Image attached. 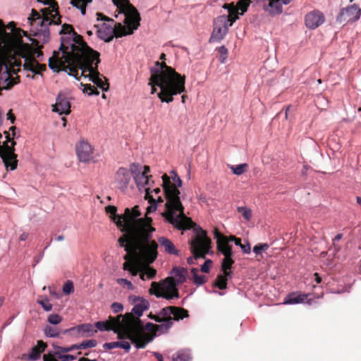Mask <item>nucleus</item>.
<instances>
[{
    "instance_id": "bb28decb",
    "label": "nucleus",
    "mask_w": 361,
    "mask_h": 361,
    "mask_svg": "<svg viewBox=\"0 0 361 361\" xmlns=\"http://www.w3.org/2000/svg\"><path fill=\"white\" fill-rule=\"evenodd\" d=\"M172 359L173 361H190L192 360V355L190 350L182 349L174 353Z\"/></svg>"
},
{
    "instance_id": "603ef678",
    "label": "nucleus",
    "mask_w": 361,
    "mask_h": 361,
    "mask_svg": "<svg viewBox=\"0 0 361 361\" xmlns=\"http://www.w3.org/2000/svg\"><path fill=\"white\" fill-rule=\"evenodd\" d=\"M161 192V190L157 188H154L153 190H151L150 189V194L152 195L154 197H157V196H159V193Z\"/></svg>"
},
{
    "instance_id": "6ab92c4d",
    "label": "nucleus",
    "mask_w": 361,
    "mask_h": 361,
    "mask_svg": "<svg viewBox=\"0 0 361 361\" xmlns=\"http://www.w3.org/2000/svg\"><path fill=\"white\" fill-rule=\"evenodd\" d=\"M149 197H152L150 200L149 198H145L148 200V202L149 205L146 209V213L145 215V217L142 216V213L140 212V215L139 217L143 220L144 222H146V224L148 225V226L153 228L151 226V223L152 221V218L149 217L148 215L151 213L154 212L157 209V203L158 202H162L163 200L160 196H157V197H154L152 195L149 193Z\"/></svg>"
},
{
    "instance_id": "680f3d73",
    "label": "nucleus",
    "mask_w": 361,
    "mask_h": 361,
    "mask_svg": "<svg viewBox=\"0 0 361 361\" xmlns=\"http://www.w3.org/2000/svg\"><path fill=\"white\" fill-rule=\"evenodd\" d=\"M82 361H97V360H95V359L90 360L89 358L82 357Z\"/></svg>"
},
{
    "instance_id": "473e14b6",
    "label": "nucleus",
    "mask_w": 361,
    "mask_h": 361,
    "mask_svg": "<svg viewBox=\"0 0 361 361\" xmlns=\"http://www.w3.org/2000/svg\"><path fill=\"white\" fill-rule=\"evenodd\" d=\"M230 169L233 174L240 176L246 171L247 169V164H240L237 166H231Z\"/></svg>"
},
{
    "instance_id": "f704fd0d",
    "label": "nucleus",
    "mask_w": 361,
    "mask_h": 361,
    "mask_svg": "<svg viewBox=\"0 0 361 361\" xmlns=\"http://www.w3.org/2000/svg\"><path fill=\"white\" fill-rule=\"evenodd\" d=\"M81 87H82L83 93L92 96V95H98L99 92L92 85H82L81 83Z\"/></svg>"
},
{
    "instance_id": "864d4df0",
    "label": "nucleus",
    "mask_w": 361,
    "mask_h": 361,
    "mask_svg": "<svg viewBox=\"0 0 361 361\" xmlns=\"http://www.w3.org/2000/svg\"><path fill=\"white\" fill-rule=\"evenodd\" d=\"M28 237V234L27 233H23L20 234V237H19V239L21 241H24Z\"/></svg>"
},
{
    "instance_id": "58836bf2",
    "label": "nucleus",
    "mask_w": 361,
    "mask_h": 361,
    "mask_svg": "<svg viewBox=\"0 0 361 361\" xmlns=\"http://www.w3.org/2000/svg\"><path fill=\"white\" fill-rule=\"evenodd\" d=\"M116 283L120 285L122 288H126L128 290H133L134 286L133 283L126 279H117Z\"/></svg>"
},
{
    "instance_id": "5701e85b",
    "label": "nucleus",
    "mask_w": 361,
    "mask_h": 361,
    "mask_svg": "<svg viewBox=\"0 0 361 361\" xmlns=\"http://www.w3.org/2000/svg\"><path fill=\"white\" fill-rule=\"evenodd\" d=\"M187 274L188 271L184 268H173L171 272V276L169 278L179 285L185 281Z\"/></svg>"
},
{
    "instance_id": "f3484780",
    "label": "nucleus",
    "mask_w": 361,
    "mask_h": 361,
    "mask_svg": "<svg viewBox=\"0 0 361 361\" xmlns=\"http://www.w3.org/2000/svg\"><path fill=\"white\" fill-rule=\"evenodd\" d=\"M130 302L133 305L131 312L140 317L142 315L144 311L149 307V302L142 297L130 295L128 298Z\"/></svg>"
},
{
    "instance_id": "338daca9",
    "label": "nucleus",
    "mask_w": 361,
    "mask_h": 361,
    "mask_svg": "<svg viewBox=\"0 0 361 361\" xmlns=\"http://www.w3.org/2000/svg\"><path fill=\"white\" fill-rule=\"evenodd\" d=\"M48 289L49 290L50 294L53 296H56V293L53 292L50 287H48Z\"/></svg>"
},
{
    "instance_id": "aec40b11",
    "label": "nucleus",
    "mask_w": 361,
    "mask_h": 361,
    "mask_svg": "<svg viewBox=\"0 0 361 361\" xmlns=\"http://www.w3.org/2000/svg\"><path fill=\"white\" fill-rule=\"evenodd\" d=\"M70 102L67 97L62 93L59 94L56 97L55 105L53 106V111L59 114H68L70 113Z\"/></svg>"
},
{
    "instance_id": "6e6552de",
    "label": "nucleus",
    "mask_w": 361,
    "mask_h": 361,
    "mask_svg": "<svg viewBox=\"0 0 361 361\" xmlns=\"http://www.w3.org/2000/svg\"><path fill=\"white\" fill-rule=\"evenodd\" d=\"M171 315L173 316L174 320L183 319L189 316L188 311L183 308L173 306L167 307L161 310L160 315L154 317L155 321L159 324L147 323L145 326V329L159 334L166 332L173 325Z\"/></svg>"
},
{
    "instance_id": "cd10ccee",
    "label": "nucleus",
    "mask_w": 361,
    "mask_h": 361,
    "mask_svg": "<svg viewBox=\"0 0 361 361\" xmlns=\"http://www.w3.org/2000/svg\"><path fill=\"white\" fill-rule=\"evenodd\" d=\"M228 240V244L230 245L231 242H234L235 245L239 246L242 251L245 254H250L251 252V247L250 244L247 242H245V244L241 243V240L240 238H237L233 235H231L230 237H226Z\"/></svg>"
},
{
    "instance_id": "a211bd4d",
    "label": "nucleus",
    "mask_w": 361,
    "mask_h": 361,
    "mask_svg": "<svg viewBox=\"0 0 361 361\" xmlns=\"http://www.w3.org/2000/svg\"><path fill=\"white\" fill-rule=\"evenodd\" d=\"M76 153L81 162H89L93 158V149L90 143L85 140H81L76 145Z\"/></svg>"
},
{
    "instance_id": "ea45409f",
    "label": "nucleus",
    "mask_w": 361,
    "mask_h": 361,
    "mask_svg": "<svg viewBox=\"0 0 361 361\" xmlns=\"http://www.w3.org/2000/svg\"><path fill=\"white\" fill-rule=\"evenodd\" d=\"M47 322L52 325H57L62 322V317L58 314H51L47 317Z\"/></svg>"
},
{
    "instance_id": "69168bd1",
    "label": "nucleus",
    "mask_w": 361,
    "mask_h": 361,
    "mask_svg": "<svg viewBox=\"0 0 361 361\" xmlns=\"http://www.w3.org/2000/svg\"><path fill=\"white\" fill-rule=\"evenodd\" d=\"M313 302H314V301H313V300H312V299H308V300H307V303L308 305H312V304H313Z\"/></svg>"
},
{
    "instance_id": "2f4dec72",
    "label": "nucleus",
    "mask_w": 361,
    "mask_h": 361,
    "mask_svg": "<svg viewBox=\"0 0 361 361\" xmlns=\"http://www.w3.org/2000/svg\"><path fill=\"white\" fill-rule=\"evenodd\" d=\"M44 331L46 336L50 338H58L60 335V331L57 328L49 325L44 327Z\"/></svg>"
},
{
    "instance_id": "09e8293b",
    "label": "nucleus",
    "mask_w": 361,
    "mask_h": 361,
    "mask_svg": "<svg viewBox=\"0 0 361 361\" xmlns=\"http://www.w3.org/2000/svg\"><path fill=\"white\" fill-rule=\"evenodd\" d=\"M111 310L114 312H120L123 310V306L121 303L119 302H114L111 305Z\"/></svg>"
},
{
    "instance_id": "9b49d317",
    "label": "nucleus",
    "mask_w": 361,
    "mask_h": 361,
    "mask_svg": "<svg viewBox=\"0 0 361 361\" xmlns=\"http://www.w3.org/2000/svg\"><path fill=\"white\" fill-rule=\"evenodd\" d=\"M177 286L168 277L159 283L152 282L149 292L157 298H164L166 300L177 299L179 298Z\"/></svg>"
},
{
    "instance_id": "49530a36",
    "label": "nucleus",
    "mask_w": 361,
    "mask_h": 361,
    "mask_svg": "<svg viewBox=\"0 0 361 361\" xmlns=\"http://www.w3.org/2000/svg\"><path fill=\"white\" fill-rule=\"evenodd\" d=\"M118 348H123L126 352H128L130 349V343L127 341H118Z\"/></svg>"
},
{
    "instance_id": "c756f323",
    "label": "nucleus",
    "mask_w": 361,
    "mask_h": 361,
    "mask_svg": "<svg viewBox=\"0 0 361 361\" xmlns=\"http://www.w3.org/2000/svg\"><path fill=\"white\" fill-rule=\"evenodd\" d=\"M77 330L80 336H91L97 332L96 330H94L92 325L90 324L79 325L77 326Z\"/></svg>"
},
{
    "instance_id": "c85d7f7f",
    "label": "nucleus",
    "mask_w": 361,
    "mask_h": 361,
    "mask_svg": "<svg viewBox=\"0 0 361 361\" xmlns=\"http://www.w3.org/2000/svg\"><path fill=\"white\" fill-rule=\"evenodd\" d=\"M231 278V272H224L222 274L217 276L215 286L221 290L225 289L226 288L227 281Z\"/></svg>"
},
{
    "instance_id": "393cba45",
    "label": "nucleus",
    "mask_w": 361,
    "mask_h": 361,
    "mask_svg": "<svg viewBox=\"0 0 361 361\" xmlns=\"http://www.w3.org/2000/svg\"><path fill=\"white\" fill-rule=\"evenodd\" d=\"M308 294H297L292 293L286 296L284 300L283 304L286 305H295L304 302L308 297Z\"/></svg>"
},
{
    "instance_id": "ddd939ff",
    "label": "nucleus",
    "mask_w": 361,
    "mask_h": 361,
    "mask_svg": "<svg viewBox=\"0 0 361 361\" xmlns=\"http://www.w3.org/2000/svg\"><path fill=\"white\" fill-rule=\"evenodd\" d=\"M1 137L2 135L0 134V138ZM6 138L8 139V142H11V146H9L8 142L4 143L2 146L0 145V157L3 161L6 169L7 170L10 169L13 171L17 168L18 164L17 156L14 153L13 148L16 142L14 141H11L8 137V135H6Z\"/></svg>"
},
{
    "instance_id": "5fc2aeb1",
    "label": "nucleus",
    "mask_w": 361,
    "mask_h": 361,
    "mask_svg": "<svg viewBox=\"0 0 361 361\" xmlns=\"http://www.w3.org/2000/svg\"><path fill=\"white\" fill-rule=\"evenodd\" d=\"M154 355L157 359V361H161L163 360V356L159 353L154 352Z\"/></svg>"
},
{
    "instance_id": "de8ad7c7",
    "label": "nucleus",
    "mask_w": 361,
    "mask_h": 361,
    "mask_svg": "<svg viewBox=\"0 0 361 361\" xmlns=\"http://www.w3.org/2000/svg\"><path fill=\"white\" fill-rule=\"evenodd\" d=\"M212 264V260L206 259L204 263L201 266V271L204 273H208Z\"/></svg>"
},
{
    "instance_id": "bf43d9fd",
    "label": "nucleus",
    "mask_w": 361,
    "mask_h": 361,
    "mask_svg": "<svg viewBox=\"0 0 361 361\" xmlns=\"http://www.w3.org/2000/svg\"><path fill=\"white\" fill-rule=\"evenodd\" d=\"M97 20H106V18L101 13H97Z\"/></svg>"
},
{
    "instance_id": "a878e982",
    "label": "nucleus",
    "mask_w": 361,
    "mask_h": 361,
    "mask_svg": "<svg viewBox=\"0 0 361 361\" xmlns=\"http://www.w3.org/2000/svg\"><path fill=\"white\" fill-rule=\"evenodd\" d=\"M118 326V322L114 319L106 322H97L95 326L101 331L115 330Z\"/></svg>"
},
{
    "instance_id": "0eeeda50",
    "label": "nucleus",
    "mask_w": 361,
    "mask_h": 361,
    "mask_svg": "<svg viewBox=\"0 0 361 361\" xmlns=\"http://www.w3.org/2000/svg\"><path fill=\"white\" fill-rule=\"evenodd\" d=\"M223 8L228 10V15H221L214 20L213 30L209 39L210 42H220L226 35L229 27L233 25L240 15L238 9V2L235 6L233 3L226 4Z\"/></svg>"
},
{
    "instance_id": "8fccbe9b",
    "label": "nucleus",
    "mask_w": 361,
    "mask_h": 361,
    "mask_svg": "<svg viewBox=\"0 0 361 361\" xmlns=\"http://www.w3.org/2000/svg\"><path fill=\"white\" fill-rule=\"evenodd\" d=\"M103 348L106 350H111L118 348V341H114L110 343H104Z\"/></svg>"
},
{
    "instance_id": "c03bdc74",
    "label": "nucleus",
    "mask_w": 361,
    "mask_h": 361,
    "mask_svg": "<svg viewBox=\"0 0 361 361\" xmlns=\"http://www.w3.org/2000/svg\"><path fill=\"white\" fill-rule=\"evenodd\" d=\"M269 247V245L267 243L264 244H258L254 246L253 252L257 255H261L262 252L267 250Z\"/></svg>"
},
{
    "instance_id": "412c9836",
    "label": "nucleus",
    "mask_w": 361,
    "mask_h": 361,
    "mask_svg": "<svg viewBox=\"0 0 361 361\" xmlns=\"http://www.w3.org/2000/svg\"><path fill=\"white\" fill-rule=\"evenodd\" d=\"M158 242L166 253L176 256L180 255V251L176 247L173 243L169 238L166 237H159L158 238Z\"/></svg>"
},
{
    "instance_id": "f03ea898",
    "label": "nucleus",
    "mask_w": 361,
    "mask_h": 361,
    "mask_svg": "<svg viewBox=\"0 0 361 361\" xmlns=\"http://www.w3.org/2000/svg\"><path fill=\"white\" fill-rule=\"evenodd\" d=\"M59 34L61 53L54 51L52 57L49 59L50 69L56 73L63 71L77 80L80 73L85 78H88L102 91L106 92L109 84L97 71L99 53L90 48L69 25H63Z\"/></svg>"
},
{
    "instance_id": "20e7f679",
    "label": "nucleus",
    "mask_w": 361,
    "mask_h": 361,
    "mask_svg": "<svg viewBox=\"0 0 361 361\" xmlns=\"http://www.w3.org/2000/svg\"><path fill=\"white\" fill-rule=\"evenodd\" d=\"M150 71L151 83L157 84L160 88L158 97L162 102L170 103L173 102V96L185 92V76L164 63L157 61Z\"/></svg>"
},
{
    "instance_id": "4468645a",
    "label": "nucleus",
    "mask_w": 361,
    "mask_h": 361,
    "mask_svg": "<svg viewBox=\"0 0 361 361\" xmlns=\"http://www.w3.org/2000/svg\"><path fill=\"white\" fill-rule=\"evenodd\" d=\"M131 171L126 168H119L114 176V184L121 192H125L131 180Z\"/></svg>"
},
{
    "instance_id": "7ed1b4c3",
    "label": "nucleus",
    "mask_w": 361,
    "mask_h": 361,
    "mask_svg": "<svg viewBox=\"0 0 361 361\" xmlns=\"http://www.w3.org/2000/svg\"><path fill=\"white\" fill-rule=\"evenodd\" d=\"M171 179L177 185L171 183L170 178L164 174L162 176V187L166 195V211L162 213L166 221L178 230H185L192 227L191 219L187 217L184 207L180 200V191L178 188L182 186V180L175 171H171Z\"/></svg>"
},
{
    "instance_id": "9d476101",
    "label": "nucleus",
    "mask_w": 361,
    "mask_h": 361,
    "mask_svg": "<svg viewBox=\"0 0 361 361\" xmlns=\"http://www.w3.org/2000/svg\"><path fill=\"white\" fill-rule=\"evenodd\" d=\"M210 243L211 240L207 238L206 232L200 228L197 236L190 242L193 257L188 258V264H192L193 261L197 258H205L206 255L210 252Z\"/></svg>"
},
{
    "instance_id": "a19ab883",
    "label": "nucleus",
    "mask_w": 361,
    "mask_h": 361,
    "mask_svg": "<svg viewBox=\"0 0 361 361\" xmlns=\"http://www.w3.org/2000/svg\"><path fill=\"white\" fill-rule=\"evenodd\" d=\"M40 350L37 347H33L31 349L30 354L27 355L28 360H37L40 357Z\"/></svg>"
},
{
    "instance_id": "6e6d98bb",
    "label": "nucleus",
    "mask_w": 361,
    "mask_h": 361,
    "mask_svg": "<svg viewBox=\"0 0 361 361\" xmlns=\"http://www.w3.org/2000/svg\"><path fill=\"white\" fill-rule=\"evenodd\" d=\"M149 85L152 86L151 93L152 94H154L156 90H157L156 87H155V86H157V84L151 83V80H150L149 82Z\"/></svg>"
},
{
    "instance_id": "dca6fc26",
    "label": "nucleus",
    "mask_w": 361,
    "mask_h": 361,
    "mask_svg": "<svg viewBox=\"0 0 361 361\" xmlns=\"http://www.w3.org/2000/svg\"><path fill=\"white\" fill-rule=\"evenodd\" d=\"M325 21L323 13L319 10H314L307 13L305 17V23L307 28L314 30L322 25Z\"/></svg>"
},
{
    "instance_id": "774afa93",
    "label": "nucleus",
    "mask_w": 361,
    "mask_h": 361,
    "mask_svg": "<svg viewBox=\"0 0 361 361\" xmlns=\"http://www.w3.org/2000/svg\"><path fill=\"white\" fill-rule=\"evenodd\" d=\"M160 59L161 60H165L166 59V54H161V56H160Z\"/></svg>"
},
{
    "instance_id": "e433bc0d",
    "label": "nucleus",
    "mask_w": 361,
    "mask_h": 361,
    "mask_svg": "<svg viewBox=\"0 0 361 361\" xmlns=\"http://www.w3.org/2000/svg\"><path fill=\"white\" fill-rule=\"evenodd\" d=\"M191 272L194 276V282L197 286L202 285L205 283L204 276L202 275H198V270L197 269L192 268L191 269Z\"/></svg>"
},
{
    "instance_id": "f8f14e48",
    "label": "nucleus",
    "mask_w": 361,
    "mask_h": 361,
    "mask_svg": "<svg viewBox=\"0 0 361 361\" xmlns=\"http://www.w3.org/2000/svg\"><path fill=\"white\" fill-rule=\"evenodd\" d=\"M214 238L216 240L218 250L224 255V258L221 262V269L223 272H230L232 264L234 261L233 259V252L232 246L228 244L226 236L222 235L216 228L214 231Z\"/></svg>"
},
{
    "instance_id": "37998d69",
    "label": "nucleus",
    "mask_w": 361,
    "mask_h": 361,
    "mask_svg": "<svg viewBox=\"0 0 361 361\" xmlns=\"http://www.w3.org/2000/svg\"><path fill=\"white\" fill-rule=\"evenodd\" d=\"M219 52L220 54V59H219L220 62L221 63H224L227 59L228 49H226V47L225 46H221L219 48Z\"/></svg>"
},
{
    "instance_id": "2eb2a0df",
    "label": "nucleus",
    "mask_w": 361,
    "mask_h": 361,
    "mask_svg": "<svg viewBox=\"0 0 361 361\" xmlns=\"http://www.w3.org/2000/svg\"><path fill=\"white\" fill-rule=\"evenodd\" d=\"M360 15L361 10L356 5H353L342 9L336 21L339 23L355 22L360 18Z\"/></svg>"
},
{
    "instance_id": "72a5a7b5",
    "label": "nucleus",
    "mask_w": 361,
    "mask_h": 361,
    "mask_svg": "<svg viewBox=\"0 0 361 361\" xmlns=\"http://www.w3.org/2000/svg\"><path fill=\"white\" fill-rule=\"evenodd\" d=\"M54 349V353L57 355V357L61 359V361H73L76 359V357L72 355H64L63 354L64 352H61L60 350L57 348Z\"/></svg>"
},
{
    "instance_id": "423d86ee",
    "label": "nucleus",
    "mask_w": 361,
    "mask_h": 361,
    "mask_svg": "<svg viewBox=\"0 0 361 361\" xmlns=\"http://www.w3.org/2000/svg\"><path fill=\"white\" fill-rule=\"evenodd\" d=\"M37 2L48 6L47 8L41 9L42 17L32 10L37 28L35 32V37L43 43L48 42L49 39V26L51 24L59 25L61 23L58 6L54 0H37Z\"/></svg>"
},
{
    "instance_id": "e2e57ef3",
    "label": "nucleus",
    "mask_w": 361,
    "mask_h": 361,
    "mask_svg": "<svg viewBox=\"0 0 361 361\" xmlns=\"http://www.w3.org/2000/svg\"><path fill=\"white\" fill-rule=\"evenodd\" d=\"M356 200H357V203L361 207V197H357Z\"/></svg>"
},
{
    "instance_id": "79ce46f5",
    "label": "nucleus",
    "mask_w": 361,
    "mask_h": 361,
    "mask_svg": "<svg viewBox=\"0 0 361 361\" xmlns=\"http://www.w3.org/2000/svg\"><path fill=\"white\" fill-rule=\"evenodd\" d=\"M74 291L73 283L71 281H68L63 286V292L66 295H70Z\"/></svg>"
},
{
    "instance_id": "13d9d810",
    "label": "nucleus",
    "mask_w": 361,
    "mask_h": 361,
    "mask_svg": "<svg viewBox=\"0 0 361 361\" xmlns=\"http://www.w3.org/2000/svg\"><path fill=\"white\" fill-rule=\"evenodd\" d=\"M343 238V235L341 233H338L335 237L334 240L339 241Z\"/></svg>"
},
{
    "instance_id": "4c0bfd02",
    "label": "nucleus",
    "mask_w": 361,
    "mask_h": 361,
    "mask_svg": "<svg viewBox=\"0 0 361 361\" xmlns=\"http://www.w3.org/2000/svg\"><path fill=\"white\" fill-rule=\"evenodd\" d=\"M37 303L42 306L45 312H50L52 310V305L49 302V300L47 297H45L43 300H38Z\"/></svg>"
},
{
    "instance_id": "0e129e2a",
    "label": "nucleus",
    "mask_w": 361,
    "mask_h": 361,
    "mask_svg": "<svg viewBox=\"0 0 361 361\" xmlns=\"http://www.w3.org/2000/svg\"><path fill=\"white\" fill-rule=\"evenodd\" d=\"M63 239H64V238H63V235H59V236L56 238V240H57V241H62Z\"/></svg>"
},
{
    "instance_id": "f257e3e1",
    "label": "nucleus",
    "mask_w": 361,
    "mask_h": 361,
    "mask_svg": "<svg viewBox=\"0 0 361 361\" xmlns=\"http://www.w3.org/2000/svg\"><path fill=\"white\" fill-rule=\"evenodd\" d=\"M106 212L114 220L118 227L125 233L118 239V243L123 247L126 254L123 257L125 262L123 269L132 276L140 275L142 281L150 280L155 277L156 270L149 264L157 257L158 244L152 240L154 228L148 226L139 217V206L125 209L124 214L117 215V209L114 206H107Z\"/></svg>"
},
{
    "instance_id": "4be33fe9",
    "label": "nucleus",
    "mask_w": 361,
    "mask_h": 361,
    "mask_svg": "<svg viewBox=\"0 0 361 361\" xmlns=\"http://www.w3.org/2000/svg\"><path fill=\"white\" fill-rule=\"evenodd\" d=\"M97 341L94 339L88 340L83 341L78 345H73L71 347L63 348L58 346L57 345L53 344V347L60 350L61 352H69L73 350V349H87L90 348H94L97 345Z\"/></svg>"
},
{
    "instance_id": "39448f33",
    "label": "nucleus",
    "mask_w": 361,
    "mask_h": 361,
    "mask_svg": "<svg viewBox=\"0 0 361 361\" xmlns=\"http://www.w3.org/2000/svg\"><path fill=\"white\" fill-rule=\"evenodd\" d=\"M112 1L119 10V14H123L124 24L117 23L114 28L105 23L98 25L97 35L105 42L111 41L114 34L117 37L130 35L140 25L139 13L128 0H112Z\"/></svg>"
},
{
    "instance_id": "b1692460",
    "label": "nucleus",
    "mask_w": 361,
    "mask_h": 361,
    "mask_svg": "<svg viewBox=\"0 0 361 361\" xmlns=\"http://www.w3.org/2000/svg\"><path fill=\"white\" fill-rule=\"evenodd\" d=\"M154 337L149 334H143L137 335L132 339V343L135 345V348H145L147 343L153 340Z\"/></svg>"
},
{
    "instance_id": "1a4fd4ad",
    "label": "nucleus",
    "mask_w": 361,
    "mask_h": 361,
    "mask_svg": "<svg viewBox=\"0 0 361 361\" xmlns=\"http://www.w3.org/2000/svg\"><path fill=\"white\" fill-rule=\"evenodd\" d=\"M130 170L139 190H144L145 192V198L151 200L152 197H149L150 188L154 182L151 180L152 176L149 175L150 172L149 167L147 166L141 167L137 164H132L130 166Z\"/></svg>"
},
{
    "instance_id": "a18cd8bd",
    "label": "nucleus",
    "mask_w": 361,
    "mask_h": 361,
    "mask_svg": "<svg viewBox=\"0 0 361 361\" xmlns=\"http://www.w3.org/2000/svg\"><path fill=\"white\" fill-rule=\"evenodd\" d=\"M56 356L57 355L54 353V350L52 352H49L47 354L44 355L43 359L44 361H58Z\"/></svg>"
},
{
    "instance_id": "3c124183",
    "label": "nucleus",
    "mask_w": 361,
    "mask_h": 361,
    "mask_svg": "<svg viewBox=\"0 0 361 361\" xmlns=\"http://www.w3.org/2000/svg\"><path fill=\"white\" fill-rule=\"evenodd\" d=\"M47 345L42 342V341H38L37 345L36 347L38 348L39 350H40V353L43 352L46 348Z\"/></svg>"
},
{
    "instance_id": "c9c22d12",
    "label": "nucleus",
    "mask_w": 361,
    "mask_h": 361,
    "mask_svg": "<svg viewBox=\"0 0 361 361\" xmlns=\"http://www.w3.org/2000/svg\"><path fill=\"white\" fill-rule=\"evenodd\" d=\"M238 212L241 213L243 218L246 221H250L252 217V210L247 207H238L237 208Z\"/></svg>"
},
{
    "instance_id": "052dcab7",
    "label": "nucleus",
    "mask_w": 361,
    "mask_h": 361,
    "mask_svg": "<svg viewBox=\"0 0 361 361\" xmlns=\"http://www.w3.org/2000/svg\"><path fill=\"white\" fill-rule=\"evenodd\" d=\"M314 276H315V280L317 281V283H319L322 281V279L321 277L318 275V274H314Z\"/></svg>"
},
{
    "instance_id": "4d7b16f0",
    "label": "nucleus",
    "mask_w": 361,
    "mask_h": 361,
    "mask_svg": "<svg viewBox=\"0 0 361 361\" xmlns=\"http://www.w3.org/2000/svg\"><path fill=\"white\" fill-rule=\"evenodd\" d=\"M7 116H8V119H10L11 123H13L15 118L13 116V114H11V111L7 114Z\"/></svg>"
},
{
    "instance_id": "7c9ffc66",
    "label": "nucleus",
    "mask_w": 361,
    "mask_h": 361,
    "mask_svg": "<svg viewBox=\"0 0 361 361\" xmlns=\"http://www.w3.org/2000/svg\"><path fill=\"white\" fill-rule=\"evenodd\" d=\"M92 0H71V4L80 11L82 15L85 14V8Z\"/></svg>"
}]
</instances>
